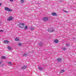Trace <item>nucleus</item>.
Wrapping results in <instances>:
<instances>
[{"label": "nucleus", "instance_id": "c756f323", "mask_svg": "<svg viewBox=\"0 0 76 76\" xmlns=\"http://www.w3.org/2000/svg\"><path fill=\"white\" fill-rule=\"evenodd\" d=\"M0 64H1V62H0Z\"/></svg>", "mask_w": 76, "mask_h": 76}, {"label": "nucleus", "instance_id": "bb28decb", "mask_svg": "<svg viewBox=\"0 0 76 76\" xmlns=\"http://www.w3.org/2000/svg\"><path fill=\"white\" fill-rule=\"evenodd\" d=\"M66 46H67V47H69V44H66Z\"/></svg>", "mask_w": 76, "mask_h": 76}, {"label": "nucleus", "instance_id": "412c9836", "mask_svg": "<svg viewBox=\"0 0 76 76\" xmlns=\"http://www.w3.org/2000/svg\"><path fill=\"white\" fill-rule=\"evenodd\" d=\"M34 29L33 28V27H31V31H33V30H34Z\"/></svg>", "mask_w": 76, "mask_h": 76}, {"label": "nucleus", "instance_id": "a211bd4d", "mask_svg": "<svg viewBox=\"0 0 76 76\" xmlns=\"http://www.w3.org/2000/svg\"><path fill=\"white\" fill-rule=\"evenodd\" d=\"M12 19H7V22H9V21H10V20H12Z\"/></svg>", "mask_w": 76, "mask_h": 76}, {"label": "nucleus", "instance_id": "0eeeda50", "mask_svg": "<svg viewBox=\"0 0 76 76\" xmlns=\"http://www.w3.org/2000/svg\"><path fill=\"white\" fill-rule=\"evenodd\" d=\"M7 63L8 64H9V65H12V63L11 62H8Z\"/></svg>", "mask_w": 76, "mask_h": 76}, {"label": "nucleus", "instance_id": "9b49d317", "mask_svg": "<svg viewBox=\"0 0 76 76\" xmlns=\"http://www.w3.org/2000/svg\"><path fill=\"white\" fill-rule=\"evenodd\" d=\"M26 66H23V67L21 68V69H26Z\"/></svg>", "mask_w": 76, "mask_h": 76}, {"label": "nucleus", "instance_id": "aec40b11", "mask_svg": "<svg viewBox=\"0 0 76 76\" xmlns=\"http://www.w3.org/2000/svg\"><path fill=\"white\" fill-rule=\"evenodd\" d=\"M27 56V54L26 53L24 54V55H23V56Z\"/></svg>", "mask_w": 76, "mask_h": 76}, {"label": "nucleus", "instance_id": "ddd939ff", "mask_svg": "<svg viewBox=\"0 0 76 76\" xmlns=\"http://www.w3.org/2000/svg\"><path fill=\"white\" fill-rule=\"evenodd\" d=\"M42 19H48V18L47 17H45L42 18Z\"/></svg>", "mask_w": 76, "mask_h": 76}, {"label": "nucleus", "instance_id": "7ed1b4c3", "mask_svg": "<svg viewBox=\"0 0 76 76\" xmlns=\"http://www.w3.org/2000/svg\"><path fill=\"white\" fill-rule=\"evenodd\" d=\"M19 26L21 27L22 28H24V26H25V25L23 23H21L20 24Z\"/></svg>", "mask_w": 76, "mask_h": 76}, {"label": "nucleus", "instance_id": "b1692460", "mask_svg": "<svg viewBox=\"0 0 76 76\" xmlns=\"http://www.w3.org/2000/svg\"><path fill=\"white\" fill-rule=\"evenodd\" d=\"M63 11H64V12L66 13H68V12H67V11H64V10H63Z\"/></svg>", "mask_w": 76, "mask_h": 76}, {"label": "nucleus", "instance_id": "f8f14e48", "mask_svg": "<svg viewBox=\"0 0 76 76\" xmlns=\"http://www.w3.org/2000/svg\"><path fill=\"white\" fill-rule=\"evenodd\" d=\"M62 50H63V51H65L66 50V48L65 47H64L61 49Z\"/></svg>", "mask_w": 76, "mask_h": 76}, {"label": "nucleus", "instance_id": "423d86ee", "mask_svg": "<svg viewBox=\"0 0 76 76\" xmlns=\"http://www.w3.org/2000/svg\"><path fill=\"white\" fill-rule=\"evenodd\" d=\"M15 40L16 41H19V38H15Z\"/></svg>", "mask_w": 76, "mask_h": 76}, {"label": "nucleus", "instance_id": "a878e982", "mask_svg": "<svg viewBox=\"0 0 76 76\" xmlns=\"http://www.w3.org/2000/svg\"><path fill=\"white\" fill-rule=\"evenodd\" d=\"M39 70H42V68L41 67H39Z\"/></svg>", "mask_w": 76, "mask_h": 76}, {"label": "nucleus", "instance_id": "20e7f679", "mask_svg": "<svg viewBox=\"0 0 76 76\" xmlns=\"http://www.w3.org/2000/svg\"><path fill=\"white\" fill-rule=\"evenodd\" d=\"M57 61L59 62L61 61H62V58H58L57 59Z\"/></svg>", "mask_w": 76, "mask_h": 76}, {"label": "nucleus", "instance_id": "4468645a", "mask_svg": "<svg viewBox=\"0 0 76 76\" xmlns=\"http://www.w3.org/2000/svg\"><path fill=\"white\" fill-rule=\"evenodd\" d=\"M1 58L2 59H5V58H6V57L5 56H2L1 57Z\"/></svg>", "mask_w": 76, "mask_h": 76}, {"label": "nucleus", "instance_id": "393cba45", "mask_svg": "<svg viewBox=\"0 0 76 76\" xmlns=\"http://www.w3.org/2000/svg\"><path fill=\"white\" fill-rule=\"evenodd\" d=\"M20 1L21 3L23 2V0H20Z\"/></svg>", "mask_w": 76, "mask_h": 76}, {"label": "nucleus", "instance_id": "f03ea898", "mask_svg": "<svg viewBox=\"0 0 76 76\" xmlns=\"http://www.w3.org/2000/svg\"><path fill=\"white\" fill-rule=\"evenodd\" d=\"M5 9L6 11H8V12H11V11H12V10L11 9L7 7H5Z\"/></svg>", "mask_w": 76, "mask_h": 76}, {"label": "nucleus", "instance_id": "6ab92c4d", "mask_svg": "<svg viewBox=\"0 0 76 76\" xmlns=\"http://www.w3.org/2000/svg\"><path fill=\"white\" fill-rule=\"evenodd\" d=\"M22 46V44L19 43L18 45V46H19V47H20V46Z\"/></svg>", "mask_w": 76, "mask_h": 76}, {"label": "nucleus", "instance_id": "2eb2a0df", "mask_svg": "<svg viewBox=\"0 0 76 76\" xmlns=\"http://www.w3.org/2000/svg\"><path fill=\"white\" fill-rule=\"evenodd\" d=\"M24 29L26 30V29H28V26H25L24 27Z\"/></svg>", "mask_w": 76, "mask_h": 76}, {"label": "nucleus", "instance_id": "cd10ccee", "mask_svg": "<svg viewBox=\"0 0 76 76\" xmlns=\"http://www.w3.org/2000/svg\"><path fill=\"white\" fill-rule=\"evenodd\" d=\"M10 1H13V0H10Z\"/></svg>", "mask_w": 76, "mask_h": 76}, {"label": "nucleus", "instance_id": "c85d7f7f", "mask_svg": "<svg viewBox=\"0 0 76 76\" xmlns=\"http://www.w3.org/2000/svg\"><path fill=\"white\" fill-rule=\"evenodd\" d=\"M0 6H1V3H0Z\"/></svg>", "mask_w": 76, "mask_h": 76}, {"label": "nucleus", "instance_id": "1a4fd4ad", "mask_svg": "<svg viewBox=\"0 0 76 76\" xmlns=\"http://www.w3.org/2000/svg\"><path fill=\"white\" fill-rule=\"evenodd\" d=\"M54 42L55 43H58V40L57 39L55 40Z\"/></svg>", "mask_w": 76, "mask_h": 76}, {"label": "nucleus", "instance_id": "f3484780", "mask_svg": "<svg viewBox=\"0 0 76 76\" xmlns=\"http://www.w3.org/2000/svg\"><path fill=\"white\" fill-rule=\"evenodd\" d=\"M7 48H8V49H9V50H11V47H10V46H8L7 47Z\"/></svg>", "mask_w": 76, "mask_h": 76}, {"label": "nucleus", "instance_id": "5701e85b", "mask_svg": "<svg viewBox=\"0 0 76 76\" xmlns=\"http://www.w3.org/2000/svg\"><path fill=\"white\" fill-rule=\"evenodd\" d=\"M0 32H3V30H0Z\"/></svg>", "mask_w": 76, "mask_h": 76}, {"label": "nucleus", "instance_id": "dca6fc26", "mask_svg": "<svg viewBox=\"0 0 76 76\" xmlns=\"http://www.w3.org/2000/svg\"><path fill=\"white\" fill-rule=\"evenodd\" d=\"M64 72V70H61V71H60L61 73H63V72Z\"/></svg>", "mask_w": 76, "mask_h": 76}, {"label": "nucleus", "instance_id": "6e6552de", "mask_svg": "<svg viewBox=\"0 0 76 76\" xmlns=\"http://www.w3.org/2000/svg\"><path fill=\"white\" fill-rule=\"evenodd\" d=\"M14 19V18L13 17H10L9 18L7 19Z\"/></svg>", "mask_w": 76, "mask_h": 76}, {"label": "nucleus", "instance_id": "4be33fe9", "mask_svg": "<svg viewBox=\"0 0 76 76\" xmlns=\"http://www.w3.org/2000/svg\"><path fill=\"white\" fill-rule=\"evenodd\" d=\"M43 21H47V20H48V19H43Z\"/></svg>", "mask_w": 76, "mask_h": 76}, {"label": "nucleus", "instance_id": "9d476101", "mask_svg": "<svg viewBox=\"0 0 76 76\" xmlns=\"http://www.w3.org/2000/svg\"><path fill=\"white\" fill-rule=\"evenodd\" d=\"M52 15L53 16H56V15H57V14L55 13H52Z\"/></svg>", "mask_w": 76, "mask_h": 76}, {"label": "nucleus", "instance_id": "f257e3e1", "mask_svg": "<svg viewBox=\"0 0 76 76\" xmlns=\"http://www.w3.org/2000/svg\"><path fill=\"white\" fill-rule=\"evenodd\" d=\"M48 31L49 32H53L54 31V30L53 28H50L48 29Z\"/></svg>", "mask_w": 76, "mask_h": 76}, {"label": "nucleus", "instance_id": "39448f33", "mask_svg": "<svg viewBox=\"0 0 76 76\" xmlns=\"http://www.w3.org/2000/svg\"><path fill=\"white\" fill-rule=\"evenodd\" d=\"M8 43L9 42L7 40H5L4 41V43L5 44H8Z\"/></svg>", "mask_w": 76, "mask_h": 76}]
</instances>
